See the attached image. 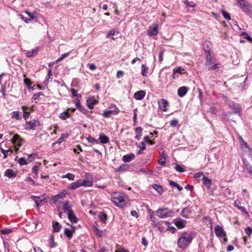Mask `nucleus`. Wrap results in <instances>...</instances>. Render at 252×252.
I'll return each instance as SVG.
<instances>
[{"mask_svg": "<svg viewBox=\"0 0 252 252\" xmlns=\"http://www.w3.org/2000/svg\"><path fill=\"white\" fill-rule=\"evenodd\" d=\"M193 237L190 233L184 232L181 233L178 238L177 245L181 249H185L192 241Z\"/></svg>", "mask_w": 252, "mask_h": 252, "instance_id": "obj_1", "label": "nucleus"}, {"mask_svg": "<svg viewBox=\"0 0 252 252\" xmlns=\"http://www.w3.org/2000/svg\"><path fill=\"white\" fill-rule=\"evenodd\" d=\"M111 200L117 207L122 208L126 205V196L123 193L115 192L112 194Z\"/></svg>", "mask_w": 252, "mask_h": 252, "instance_id": "obj_2", "label": "nucleus"}, {"mask_svg": "<svg viewBox=\"0 0 252 252\" xmlns=\"http://www.w3.org/2000/svg\"><path fill=\"white\" fill-rule=\"evenodd\" d=\"M173 211L167 208H159L157 211V216L162 219H165L172 216Z\"/></svg>", "mask_w": 252, "mask_h": 252, "instance_id": "obj_3", "label": "nucleus"}, {"mask_svg": "<svg viewBox=\"0 0 252 252\" xmlns=\"http://www.w3.org/2000/svg\"><path fill=\"white\" fill-rule=\"evenodd\" d=\"M40 125V123L39 121L36 120H32L26 123L25 127L26 129L28 130H34L37 126Z\"/></svg>", "mask_w": 252, "mask_h": 252, "instance_id": "obj_4", "label": "nucleus"}, {"mask_svg": "<svg viewBox=\"0 0 252 252\" xmlns=\"http://www.w3.org/2000/svg\"><path fill=\"white\" fill-rule=\"evenodd\" d=\"M228 105L229 108L233 110L234 113L237 114L239 116H241V108L239 104L236 103L233 101H229Z\"/></svg>", "mask_w": 252, "mask_h": 252, "instance_id": "obj_5", "label": "nucleus"}, {"mask_svg": "<svg viewBox=\"0 0 252 252\" xmlns=\"http://www.w3.org/2000/svg\"><path fill=\"white\" fill-rule=\"evenodd\" d=\"M240 7L247 14L252 16V6L247 1L243 3Z\"/></svg>", "mask_w": 252, "mask_h": 252, "instance_id": "obj_6", "label": "nucleus"}, {"mask_svg": "<svg viewBox=\"0 0 252 252\" xmlns=\"http://www.w3.org/2000/svg\"><path fill=\"white\" fill-rule=\"evenodd\" d=\"M75 111V108H68L65 112L60 114L59 118L63 120H66L70 116V112L73 113Z\"/></svg>", "mask_w": 252, "mask_h": 252, "instance_id": "obj_7", "label": "nucleus"}, {"mask_svg": "<svg viewBox=\"0 0 252 252\" xmlns=\"http://www.w3.org/2000/svg\"><path fill=\"white\" fill-rule=\"evenodd\" d=\"M215 232L216 236L219 238H223L225 236L223 229L220 225H217L215 227Z\"/></svg>", "mask_w": 252, "mask_h": 252, "instance_id": "obj_8", "label": "nucleus"}, {"mask_svg": "<svg viewBox=\"0 0 252 252\" xmlns=\"http://www.w3.org/2000/svg\"><path fill=\"white\" fill-rule=\"evenodd\" d=\"M86 103L87 107L89 109H93L94 105L97 103V101L95 100L94 97H90L87 99Z\"/></svg>", "mask_w": 252, "mask_h": 252, "instance_id": "obj_9", "label": "nucleus"}, {"mask_svg": "<svg viewBox=\"0 0 252 252\" xmlns=\"http://www.w3.org/2000/svg\"><path fill=\"white\" fill-rule=\"evenodd\" d=\"M168 103L167 100L164 99H160L158 101V105L159 108L163 111H166V107Z\"/></svg>", "mask_w": 252, "mask_h": 252, "instance_id": "obj_10", "label": "nucleus"}, {"mask_svg": "<svg viewBox=\"0 0 252 252\" xmlns=\"http://www.w3.org/2000/svg\"><path fill=\"white\" fill-rule=\"evenodd\" d=\"M158 25L154 24L150 27L149 31L148 32L149 35H157L158 33Z\"/></svg>", "mask_w": 252, "mask_h": 252, "instance_id": "obj_11", "label": "nucleus"}, {"mask_svg": "<svg viewBox=\"0 0 252 252\" xmlns=\"http://www.w3.org/2000/svg\"><path fill=\"white\" fill-rule=\"evenodd\" d=\"M189 90V88L187 87L182 86L180 87L178 90V96L180 97L184 96L187 94Z\"/></svg>", "mask_w": 252, "mask_h": 252, "instance_id": "obj_12", "label": "nucleus"}, {"mask_svg": "<svg viewBox=\"0 0 252 252\" xmlns=\"http://www.w3.org/2000/svg\"><path fill=\"white\" fill-rule=\"evenodd\" d=\"M31 198L34 201L36 204V208H38L40 203L45 199L43 195L40 196H32Z\"/></svg>", "mask_w": 252, "mask_h": 252, "instance_id": "obj_13", "label": "nucleus"}, {"mask_svg": "<svg viewBox=\"0 0 252 252\" xmlns=\"http://www.w3.org/2000/svg\"><path fill=\"white\" fill-rule=\"evenodd\" d=\"M39 49L38 47H36L31 51H27L26 53V56L29 58L34 57L37 54Z\"/></svg>", "mask_w": 252, "mask_h": 252, "instance_id": "obj_14", "label": "nucleus"}, {"mask_svg": "<svg viewBox=\"0 0 252 252\" xmlns=\"http://www.w3.org/2000/svg\"><path fill=\"white\" fill-rule=\"evenodd\" d=\"M119 110L118 108H116L114 110H106L103 112V116L105 118H109L113 114H118Z\"/></svg>", "mask_w": 252, "mask_h": 252, "instance_id": "obj_15", "label": "nucleus"}, {"mask_svg": "<svg viewBox=\"0 0 252 252\" xmlns=\"http://www.w3.org/2000/svg\"><path fill=\"white\" fill-rule=\"evenodd\" d=\"M90 177H88L87 180H81V186L92 187L93 186L92 178L91 177V175H90Z\"/></svg>", "mask_w": 252, "mask_h": 252, "instance_id": "obj_16", "label": "nucleus"}, {"mask_svg": "<svg viewBox=\"0 0 252 252\" xmlns=\"http://www.w3.org/2000/svg\"><path fill=\"white\" fill-rule=\"evenodd\" d=\"M135 155L134 154L131 153L129 154L124 155L122 158V160L125 162H129L135 158Z\"/></svg>", "mask_w": 252, "mask_h": 252, "instance_id": "obj_17", "label": "nucleus"}, {"mask_svg": "<svg viewBox=\"0 0 252 252\" xmlns=\"http://www.w3.org/2000/svg\"><path fill=\"white\" fill-rule=\"evenodd\" d=\"M63 210L64 212L67 214L73 211L71 209V206L69 204L68 201H66L64 202L63 205Z\"/></svg>", "mask_w": 252, "mask_h": 252, "instance_id": "obj_18", "label": "nucleus"}, {"mask_svg": "<svg viewBox=\"0 0 252 252\" xmlns=\"http://www.w3.org/2000/svg\"><path fill=\"white\" fill-rule=\"evenodd\" d=\"M203 184L207 189H210L212 185V180L205 176H203L202 179Z\"/></svg>", "mask_w": 252, "mask_h": 252, "instance_id": "obj_19", "label": "nucleus"}, {"mask_svg": "<svg viewBox=\"0 0 252 252\" xmlns=\"http://www.w3.org/2000/svg\"><path fill=\"white\" fill-rule=\"evenodd\" d=\"M146 92L144 91H139L136 92L134 94V98L136 100H141L145 96Z\"/></svg>", "mask_w": 252, "mask_h": 252, "instance_id": "obj_20", "label": "nucleus"}, {"mask_svg": "<svg viewBox=\"0 0 252 252\" xmlns=\"http://www.w3.org/2000/svg\"><path fill=\"white\" fill-rule=\"evenodd\" d=\"M234 206L237 207L245 214L248 215V212L246 210V208L241 206V202L240 200L238 199L236 200L234 202Z\"/></svg>", "mask_w": 252, "mask_h": 252, "instance_id": "obj_21", "label": "nucleus"}, {"mask_svg": "<svg viewBox=\"0 0 252 252\" xmlns=\"http://www.w3.org/2000/svg\"><path fill=\"white\" fill-rule=\"evenodd\" d=\"M99 136L98 139L102 144H107L109 142V138L104 134L101 133Z\"/></svg>", "mask_w": 252, "mask_h": 252, "instance_id": "obj_22", "label": "nucleus"}, {"mask_svg": "<svg viewBox=\"0 0 252 252\" xmlns=\"http://www.w3.org/2000/svg\"><path fill=\"white\" fill-rule=\"evenodd\" d=\"M80 187H81V180H79L76 182L72 183L70 186L67 187V189L68 190H72Z\"/></svg>", "mask_w": 252, "mask_h": 252, "instance_id": "obj_23", "label": "nucleus"}, {"mask_svg": "<svg viewBox=\"0 0 252 252\" xmlns=\"http://www.w3.org/2000/svg\"><path fill=\"white\" fill-rule=\"evenodd\" d=\"M67 215V217L69 220L73 223H76L78 221V219L74 214L73 212L69 213Z\"/></svg>", "mask_w": 252, "mask_h": 252, "instance_id": "obj_24", "label": "nucleus"}, {"mask_svg": "<svg viewBox=\"0 0 252 252\" xmlns=\"http://www.w3.org/2000/svg\"><path fill=\"white\" fill-rule=\"evenodd\" d=\"M204 50L206 53V54H211V43L209 42L205 41L203 44Z\"/></svg>", "mask_w": 252, "mask_h": 252, "instance_id": "obj_25", "label": "nucleus"}, {"mask_svg": "<svg viewBox=\"0 0 252 252\" xmlns=\"http://www.w3.org/2000/svg\"><path fill=\"white\" fill-rule=\"evenodd\" d=\"M191 213V210L188 208L186 207L184 208L181 212V215L183 217L187 219L189 217V215Z\"/></svg>", "mask_w": 252, "mask_h": 252, "instance_id": "obj_26", "label": "nucleus"}, {"mask_svg": "<svg viewBox=\"0 0 252 252\" xmlns=\"http://www.w3.org/2000/svg\"><path fill=\"white\" fill-rule=\"evenodd\" d=\"M21 139L20 136L18 134H15L12 139V142L14 144H17L19 146L21 145Z\"/></svg>", "mask_w": 252, "mask_h": 252, "instance_id": "obj_27", "label": "nucleus"}, {"mask_svg": "<svg viewBox=\"0 0 252 252\" xmlns=\"http://www.w3.org/2000/svg\"><path fill=\"white\" fill-rule=\"evenodd\" d=\"M53 230L55 232H59L61 229L62 226L57 221H53L52 222Z\"/></svg>", "mask_w": 252, "mask_h": 252, "instance_id": "obj_28", "label": "nucleus"}, {"mask_svg": "<svg viewBox=\"0 0 252 252\" xmlns=\"http://www.w3.org/2000/svg\"><path fill=\"white\" fill-rule=\"evenodd\" d=\"M5 176L8 178L15 177L16 176V174L14 171L10 169H7L5 172Z\"/></svg>", "mask_w": 252, "mask_h": 252, "instance_id": "obj_29", "label": "nucleus"}, {"mask_svg": "<svg viewBox=\"0 0 252 252\" xmlns=\"http://www.w3.org/2000/svg\"><path fill=\"white\" fill-rule=\"evenodd\" d=\"M186 222V221L183 220H177L175 224V225L178 228H183L185 226V223Z\"/></svg>", "mask_w": 252, "mask_h": 252, "instance_id": "obj_30", "label": "nucleus"}, {"mask_svg": "<svg viewBox=\"0 0 252 252\" xmlns=\"http://www.w3.org/2000/svg\"><path fill=\"white\" fill-rule=\"evenodd\" d=\"M245 168L247 170L249 174L252 176V166L248 162H244Z\"/></svg>", "mask_w": 252, "mask_h": 252, "instance_id": "obj_31", "label": "nucleus"}, {"mask_svg": "<svg viewBox=\"0 0 252 252\" xmlns=\"http://www.w3.org/2000/svg\"><path fill=\"white\" fill-rule=\"evenodd\" d=\"M74 230H70L68 228H65L64 233L65 235L69 239H71L73 236Z\"/></svg>", "mask_w": 252, "mask_h": 252, "instance_id": "obj_32", "label": "nucleus"}, {"mask_svg": "<svg viewBox=\"0 0 252 252\" xmlns=\"http://www.w3.org/2000/svg\"><path fill=\"white\" fill-rule=\"evenodd\" d=\"M68 136V134H62V135L60 136V137L57 140V141L56 142V143L57 144H61L62 143L65 138H67ZM55 144V143H54V145Z\"/></svg>", "mask_w": 252, "mask_h": 252, "instance_id": "obj_33", "label": "nucleus"}, {"mask_svg": "<svg viewBox=\"0 0 252 252\" xmlns=\"http://www.w3.org/2000/svg\"><path fill=\"white\" fill-rule=\"evenodd\" d=\"M175 170L179 172H184L185 171V166L181 165L178 164H175Z\"/></svg>", "mask_w": 252, "mask_h": 252, "instance_id": "obj_34", "label": "nucleus"}, {"mask_svg": "<svg viewBox=\"0 0 252 252\" xmlns=\"http://www.w3.org/2000/svg\"><path fill=\"white\" fill-rule=\"evenodd\" d=\"M241 145L243 149H248V152H252V148H250L249 146L247 144V142H245L243 139L241 141Z\"/></svg>", "mask_w": 252, "mask_h": 252, "instance_id": "obj_35", "label": "nucleus"}, {"mask_svg": "<svg viewBox=\"0 0 252 252\" xmlns=\"http://www.w3.org/2000/svg\"><path fill=\"white\" fill-rule=\"evenodd\" d=\"M153 189L156 190L158 193L159 194H161L163 191V188L161 186H159L158 185H157V184H155L153 186Z\"/></svg>", "mask_w": 252, "mask_h": 252, "instance_id": "obj_36", "label": "nucleus"}, {"mask_svg": "<svg viewBox=\"0 0 252 252\" xmlns=\"http://www.w3.org/2000/svg\"><path fill=\"white\" fill-rule=\"evenodd\" d=\"M135 131L137 133V135L135 136V139L139 140L142 135V129L141 127H138L135 128Z\"/></svg>", "mask_w": 252, "mask_h": 252, "instance_id": "obj_37", "label": "nucleus"}, {"mask_svg": "<svg viewBox=\"0 0 252 252\" xmlns=\"http://www.w3.org/2000/svg\"><path fill=\"white\" fill-rule=\"evenodd\" d=\"M129 166L127 164H123L120 166L117 169L118 172L127 171L128 169Z\"/></svg>", "mask_w": 252, "mask_h": 252, "instance_id": "obj_38", "label": "nucleus"}, {"mask_svg": "<svg viewBox=\"0 0 252 252\" xmlns=\"http://www.w3.org/2000/svg\"><path fill=\"white\" fill-rule=\"evenodd\" d=\"M206 65L207 66H209L212 64V58L211 54H206Z\"/></svg>", "mask_w": 252, "mask_h": 252, "instance_id": "obj_39", "label": "nucleus"}, {"mask_svg": "<svg viewBox=\"0 0 252 252\" xmlns=\"http://www.w3.org/2000/svg\"><path fill=\"white\" fill-rule=\"evenodd\" d=\"M169 184L173 187H176L179 191H181L183 189V188L180 186L177 183L173 181H170Z\"/></svg>", "mask_w": 252, "mask_h": 252, "instance_id": "obj_40", "label": "nucleus"}, {"mask_svg": "<svg viewBox=\"0 0 252 252\" xmlns=\"http://www.w3.org/2000/svg\"><path fill=\"white\" fill-rule=\"evenodd\" d=\"M71 92L73 96L77 97L76 99H80L81 98V95L78 94V92L76 90L71 89Z\"/></svg>", "mask_w": 252, "mask_h": 252, "instance_id": "obj_41", "label": "nucleus"}, {"mask_svg": "<svg viewBox=\"0 0 252 252\" xmlns=\"http://www.w3.org/2000/svg\"><path fill=\"white\" fill-rule=\"evenodd\" d=\"M173 73H179V74H183L184 73L185 69L180 66H179L177 68L173 69Z\"/></svg>", "mask_w": 252, "mask_h": 252, "instance_id": "obj_42", "label": "nucleus"}, {"mask_svg": "<svg viewBox=\"0 0 252 252\" xmlns=\"http://www.w3.org/2000/svg\"><path fill=\"white\" fill-rule=\"evenodd\" d=\"M48 243L52 248H53L56 246V243L54 241V236L53 235H51L50 236V238L48 240Z\"/></svg>", "mask_w": 252, "mask_h": 252, "instance_id": "obj_43", "label": "nucleus"}, {"mask_svg": "<svg viewBox=\"0 0 252 252\" xmlns=\"http://www.w3.org/2000/svg\"><path fill=\"white\" fill-rule=\"evenodd\" d=\"M163 223H164L167 226V230L171 232L172 233H174L176 229L174 226H169V223L167 221H163Z\"/></svg>", "mask_w": 252, "mask_h": 252, "instance_id": "obj_44", "label": "nucleus"}, {"mask_svg": "<svg viewBox=\"0 0 252 252\" xmlns=\"http://www.w3.org/2000/svg\"><path fill=\"white\" fill-rule=\"evenodd\" d=\"M150 220L152 222V224L154 225L155 226H156L159 223H158L157 220V219L156 217L153 216V213L150 215Z\"/></svg>", "mask_w": 252, "mask_h": 252, "instance_id": "obj_45", "label": "nucleus"}, {"mask_svg": "<svg viewBox=\"0 0 252 252\" xmlns=\"http://www.w3.org/2000/svg\"><path fill=\"white\" fill-rule=\"evenodd\" d=\"M148 68L144 64H142L141 66V74L144 76H146Z\"/></svg>", "mask_w": 252, "mask_h": 252, "instance_id": "obj_46", "label": "nucleus"}, {"mask_svg": "<svg viewBox=\"0 0 252 252\" xmlns=\"http://www.w3.org/2000/svg\"><path fill=\"white\" fill-rule=\"evenodd\" d=\"M87 140L88 141V142L93 144L98 143L97 139H96L91 136H89L88 137H87Z\"/></svg>", "mask_w": 252, "mask_h": 252, "instance_id": "obj_47", "label": "nucleus"}, {"mask_svg": "<svg viewBox=\"0 0 252 252\" xmlns=\"http://www.w3.org/2000/svg\"><path fill=\"white\" fill-rule=\"evenodd\" d=\"M12 118L17 120H20L21 117L20 116V113L18 111H13Z\"/></svg>", "mask_w": 252, "mask_h": 252, "instance_id": "obj_48", "label": "nucleus"}, {"mask_svg": "<svg viewBox=\"0 0 252 252\" xmlns=\"http://www.w3.org/2000/svg\"><path fill=\"white\" fill-rule=\"evenodd\" d=\"M98 218L102 221L105 222L107 219V216L105 214L100 212L98 215Z\"/></svg>", "mask_w": 252, "mask_h": 252, "instance_id": "obj_49", "label": "nucleus"}, {"mask_svg": "<svg viewBox=\"0 0 252 252\" xmlns=\"http://www.w3.org/2000/svg\"><path fill=\"white\" fill-rule=\"evenodd\" d=\"M24 84L27 85L28 87H31L32 85V82L29 78H26V75L24 74Z\"/></svg>", "mask_w": 252, "mask_h": 252, "instance_id": "obj_50", "label": "nucleus"}, {"mask_svg": "<svg viewBox=\"0 0 252 252\" xmlns=\"http://www.w3.org/2000/svg\"><path fill=\"white\" fill-rule=\"evenodd\" d=\"M241 35L244 38L247 39L248 41L252 43V38L250 37L246 32H243Z\"/></svg>", "mask_w": 252, "mask_h": 252, "instance_id": "obj_51", "label": "nucleus"}, {"mask_svg": "<svg viewBox=\"0 0 252 252\" xmlns=\"http://www.w3.org/2000/svg\"><path fill=\"white\" fill-rule=\"evenodd\" d=\"M63 178H67L69 180L72 181V180H74V179L75 175L74 174H73L67 173L66 175L63 176Z\"/></svg>", "mask_w": 252, "mask_h": 252, "instance_id": "obj_52", "label": "nucleus"}, {"mask_svg": "<svg viewBox=\"0 0 252 252\" xmlns=\"http://www.w3.org/2000/svg\"><path fill=\"white\" fill-rule=\"evenodd\" d=\"M137 147L139 148L141 151L145 150L146 148V145L144 142H142L139 144H136Z\"/></svg>", "mask_w": 252, "mask_h": 252, "instance_id": "obj_53", "label": "nucleus"}, {"mask_svg": "<svg viewBox=\"0 0 252 252\" xmlns=\"http://www.w3.org/2000/svg\"><path fill=\"white\" fill-rule=\"evenodd\" d=\"M69 52L64 53L60 58L58 59V60L56 61V63H59L60 61H62L63 59L69 56Z\"/></svg>", "mask_w": 252, "mask_h": 252, "instance_id": "obj_54", "label": "nucleus"}, {"mask_svg": "<svg viewBox=\"0 0 252 252\" xmlns=\"http://www.w3.org/2000/svg\"><path fill=\"white\" fill-rule=\"evenodd\" d=\"M138 172H142V173H146L147 174H148V175H152V173H153V172L151 170H146L145 168H140L139 170H138Z\"/></svg>", "mask_w": 252, "mask_h": 252, "instance_id": "obj_55", "label": "nucleus"}, {"mask_svg": "<svg viewBox=\"0 0 252 252\" xmlns=\"http://www.w3.org/2000/svg\"><path fill=\"white\" fill-rule=\"evenodd\" d=\"M78 110L83 114L87 116H89V112L87 109H86V108H84L83 106H82Z\"/></svg>", "mask_w": 252, "mask_h": 252, "instance_id": "obj_56", "label": "nucleus"}, {"mask_svg": "<svg viewBox=\"0 0 252 252\" xmlns=\"http://www.w3.org/2000/svg\"><path fill=\"white\" fill-rule=\"evenodd\" d=\"M67 194V192L66 190H63L60 193H59L58 194H57L58 197L60 199H63Z\"/></svg>", "mask_w": 252, "mask_h": 252, "instance_id": "obj_57", "label": "nucleus"}, {"mask_svg": "<svg viewBox=\"0 0 252 252\" xmlns=\"http://www.w3.org/2000/svg\"><path fill=\"white\" fill-rule=\"evenodd\" d=\"M12 229L4 228L0 231V233L3 234H8L12 232Z\"/></svg>", "mask_w": 252, "mask_h": 252, "instance_id": "obj_58", "label": "nucleus"}, {"mask_svg": "<svg viewBox=\"0 0 252 252\" xmlns=\"http://www.w3.org/2000/svg\"><path fill=\"white\" fill-rule=\"evenodd\" d=\"M18 163L20 165H24L28 164L26 158H20L18 160Z\"/></svg>", "mask_w": 252, "mask_h": 252, "instance_id": "obj_59", "label": "nucleus"}, {"mask_svg": "<svg viewBox=\"0 0 252 252\" xmlns=\"http://www.w3.org/2000/svg\"><path fill=\"white\" fill-rule=\"evenodd\" d=\"M245 232L249 237H251L252 234V229L250 227H247L245 228Z\"/></svg>", "mask_w": 252, "mask_h": 252, "instance_id": "obj_60", "label": "nucleus"}, {"mask_svg": "<svg viewBox=\"0 0 252 252\" xmlns=\"http://www.w3.org/2000/svg\"><path fill=\"white\" fill-rule=\"evenodd\" d=\"M42 94L41 92H38L37 94H35L32 97V99L34 100H38L40 95Z\"/></svg>", "mask_w": 252, "mask_h": 252, "instance_id": "obj_61", "label": "nucleus"}, {"mask_svg": "<svg viewBox=\"0 0 252 252\" xmlns=\"http://www.w3.org/2000/svg\"><path fill=\"white\" fill-rule=\"evenodd\" d=\"M203 176H205L203 174V173L201 172H199L195 173L194 175V177L196 180H197L198 179L200 178L201 177L203 178Z\"/></svg>", "mask_w": 252, "mask_h": 252, "instance_id": "obj_62", "label": "nucleus"}, {"mask_svg": "<svg viewBox=\"0 0 252 252\" xmlns=\"http://www.w3.org/2000/svg\"><path fill=\"white\" fill-rule=\"evenodd\" d=\"M0 151L3 154V158L5 159L8 156V153L9 152V150H5L3 149V148H0Z\"/></svg>", "mask_w": 252, "mask_h": 252, "instance_id": "obj_63", "label": "nucleus"}, {"mask_svg": "<svg viewBox=\"0 0 252 252\" xmlns=\"http://www.w3.org/2000/svg\"><path fill=\"white\" fill-rule=\"evenodd\" d=\"M178 124V121L176 119L172 120L170 121V124L173 127H176Z\"/></svg>", "mask_w": 252, "mask_h": 252, "instance_id": "obj_64", "label": "nucleus"}]
</instances>
